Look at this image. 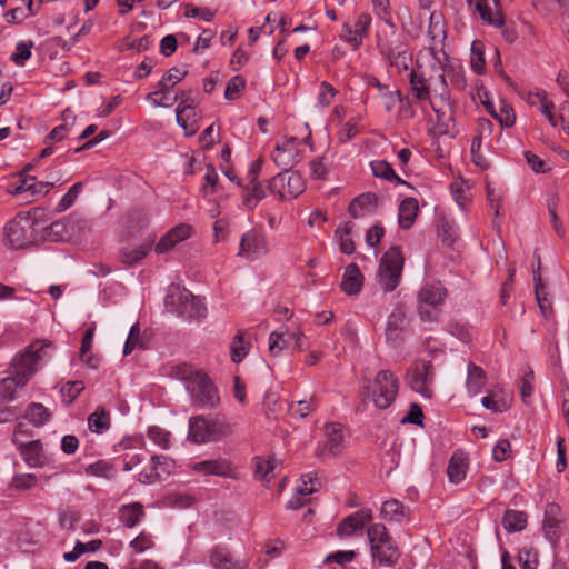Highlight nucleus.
Listing matches in <instances>:
<instances>
[{
  "mask_svg": "<svg viewBox=\"0 0 569 569\" xmlns=\"http://www.w3.org/2000/svg\"><path fill=\"white\" fill-rule=\"evenodd\" d=\"M449 56L443 46H429L419 53L417 67L408 73L411 92L419 101H428L439 121L452 119L450 94L446 81Z\"/></svg>",
  "mask_w": 569,
  "mask_h": 569,
  "instance_id": "1",
  "label": "nucleus"
},
{
  "mask_svg": "<svg viewBox=\"0 0 569 569\" xmlns=\"http://www.w3.org/2000/svg\"><path fill=\"white\" fill-rule=\"evenodd\" d=\"M177 375L184 380L192 405L198 408H216L220 401L217 388L207 375L188 365L177 368Z\"/></svg>",
  "mask_w": 569,
  "mask_h": 569,
  "instance_id": "2",
  "label": "nucleus"
},
{
  "mask_svg": "<svg viewBox=\"0 0 569 569\" xmlns=\"http://www.w3.org/2000/svg\"><path fill=\"white\" fill-rule=\"evenodd\" d=\"M167 310L187 320H202L207 316L204 300L196 297L189 290L180 287H171L166 296Z\"/></svg>",
  "mask_w": 569,
  "mask_h": 569,
  "instance_id": "3",
  "label": "nucleus"
},
{
  "mask_svg": "<svg viewBox=\"0 0 569 569\" xmlns=\"http://www.w3.org/2000/svg\"><path fill=\"white\" fill-rule=\"evenodd\" d=\"M3 233V241L9 248H27L38 238V221L29 212H20L6 224Z\"/></svg>",
  "mask_w": 569,
  "mask_h": 569,
  "instance_id": "4",
  "label": "nucleus"
},
{
  "mask_svg": "<svg viewBox=\"0 0 569 569\" xmlns=\"http://www.w3.org/2000/svg\"><path fill=\"white\" fill-rule=\"evenodd\" d=\"M372 559L380 567H392L397 563L400 552L398 546L382 523H373L367 530Z\"/></svg>",
  "mask_w": 569,
  "mask_h": 569,
  "instance_id": "5",
  "label": "nucleus"
},
{
  "mask_svg": "<svg viewBox=\"0 0 569 569\" xmlns=\"http://www.w3.org/2000/svg\"><path fill=\"white\" fill-rule=\"evenodd\" d=\"M229 433L230 427L222 418L209 420L203 416H194L189 419L188 439L194 443L218 441Z\"/></svg>",
  "mask_w": 569,
  "mask_h": 569,
  "instance_id": "6",
  "label": "nucleus"
},
{
  "mask_svg": "<svg viewBox=\"0 0 569 569\" xmlns=\"http://www.w3.org/2000/svg\"><path fill=\"white\" fill-rule=\"evenodd\" d=\"M447 297V290L439 281L425 283L418 292V315L422 321L433 322L439 319L440 307Z\"/></svg>",
  "mask_w": 569,
  "mask_h": 569,
  "instance_id": "7",
  "label": "nucleus"
},
{
  "mask_svg": "<svg viewBox=\"0 0 569 569\" xmlns=\"http://www.w3.org/2000/svg\"><path fill=\"white\" fill-rule=\"evenodd\" d=\"M403 257L398 247L389 248L380 259L377 280L385 292L393 291L401 278Z\"/></svg>",
  "mask_w": 569,
  "mask_h": 569,
  "instance_id": "8",
  "label": "nucleus"
},
{
  "mask_svg": "<svg viewBox=\"0 0 569 569\" xmlns=\"http://www.w3.org/2000/svg\"><path fill=\"white\" fill-rule=\"evenodd\" d=\"M51 347L50 341H34L26 350L13 359L14 372L26 376L27 381L40 369L41 362L49 357L47 349Z\"/></svg>",
  "mask_w": 569,
  "mask_h": 569,
  "instance_id": "9",
  "label": "nucleus"
},
{
  "mask_svg": "<svg viewBox=\"0 0 569 569\" xmlns=\"http://www.w3.org/2000/svg\"><path fill=\"white\" fill-rule=\"evenodd\" d=\"M399 391V380L390 370L379 371L371 386L369 395L378 409H387L396 400Z\"/></svg>",
  "mask_w": 569,
  "mask_h": 569,
  "instance_id": "10",
  "label": "nucleus"
},
{
  "mask_svg": "<svg viewBox=\"0 0 569 569\" xmlns=\"http://www.w3.org/2000/svg\"><path fill=\"white\" fill-rule=\"evenodd\" d=\"M435 368L430 360L415 361L407 372V382L410 388L426 399L433 395Z\"/></svg>",
  "mask_w": 569,
  "mask_h": 569,
  "instance_id": "11",
  "label": "nucleus"
},
{
  "mask_svg": "<svg viewBox=\"0 0 569 569\" xmlns=\"http://www.w3.org/2000/svg\"><path fill=\"white\" fill-rule=\"evenodd\" d=\"M305 188L302 176L289 170L276 174L268 182L270 193L278 196L282 201L297 198L305 191Z\"/></svg>",
  "mask_w": 569,
  "mask_h": 569,
  "instance_id": "12",
  "label": "nucleus"
},
{
  "mask_svg": "<svg viewBox=\"0 0 569 569\" xmlns=\"http://www.w3.org/2000/svg\"><path fill=\"white\" fill-rule=\"evenodd\" d=\"M270 251L267 233L261 228H252L246 231L240 239L237 256L248 261H256Z\"/></svg>",
  "mask_w": 569,
  "mask_h": 569,
  "instance_id": "13",
  "label": "nucleus"
},
{
  "mask_svg": "<svg viewBox=\"0 0 569 569\" xmlns=\"http://www.w3.org/2000/svg\"><path fill=\"white\" fill-rule=\"evenodd\" d=\"M54 187V182L38 181L36 177L21 172L14 182L9 186V192L22 197L26 202H33L47 194Z\"/></svg>",
  "mask_w": 569,
  "mask_h": 569,
  "instance_id": "14",
  "label": "nucleus"
},
{
  "mask_svg": "<svg viewBox=\"0 0 569 569\" xmlns=\"http://www.w3.org/2000/svg\"><path fill=\"white\" fill-rule=\"evenodd\" d=\"M308 130V134L306 138L301 140V143L310 144L311 143V131L309 130L308 124H306ZM300 140L296 137H290L286 139L282 143H278L272 151V159L274 163L287 170V168L293 167L299 161V152L298 146Z\"/></svg>",
  "mask_w": 569,
  "mask_h": 569,
  "instance_id": "15",
  "label": "nucleus"
},
{
  "mask_svg": "<svg viewBox=\"0 0 569 569\" xmlns=\"http://www.w3.org/2000/svg\"><path fill=\"white\" fill-rule=\"evenodd\" d=\"M23 428L24 425L22 422L17 423L12 433V441L19 447L20 455L29 467H40L44 461L42 445L40 440L21 441L20 435L23 433Z\"/></svg>",
  "mask_w": 569,
  "mask_h": 569,
  "instance_id": "16",
  "label": "nucleus"
},
{
  "mask_svg": "<svg viewBox=\"0 0 569 569\" xmlns=\"http://www.w3.org/2000/svg\"><path fill=\"white\" fill-rule=\"evenodd\" d=\"M408 327L407 315L403 307H396L388 316L386 323V341L393 348L402 345Z\"/></svg>",
  "mask_w": 569,
  "mask_h": 569,
  "instance_id": "17",
  "label": "nucleus"
},
{
  "mask_svg": "<svg viewBox=\"0 0 569 569\" xmlns=\"http://www.w3.org/2000/svg\"><path fill=\"white\" fill-rule=\"evenodd\" d=\"M370 24L371 17L368 13L362 12L358 16L353 26L349 22H345L342 24L340 38L357 50L361 47L363 39L368 36Z\"/></svg>",
  "mask_w": 569,
  "mask_h": 569,
  "instance_id": "18",
  "label": "nucleus"
},
{
  "mask_svg": "<svg viewBox=\"0 0 569 569\" xmlns=\"http://www.w3.org/2000/svg\"><path fill=\"white\" fill-rule=\"evenodd\" d=\"M326 441L317 448V456H337L341 452L345 441V430L340 423H327L325 426Z\"/></svg>",
  "mask_w": 569,
  "mask_h": 569,
  "instance_id": "19",
  "label": "nucleus"
},
{
  "mask_svg": "<svg viewBox=\"0 0 569 569\" xmlns=\"http://www.w3.org/2000/svg\"><path fill=\"white\" fill-rule=\"evenodd\" d=\"M320 486L321 483L317 476L312 473L302 475L295 495L287 502V509L298 510L303 507L308 502V497L317 492Z\"/></svg>",
  "mask_w": 569,
  "mask_h": 569,
  "instance_id": "20",
  "label": "nucleus"
},
{
  "mask_svg": "<svg viewBox=\"0 0 569 569\" xmlns=\"http://www.w3.org/2000/svg\"><path fill=\"white\" fill-rule=\"evenodd\" d=\"M209 565L213 569H247L248 561L236 558L231 550L224 546L217 545L209 551Z\"/></svg>",
  "mask_w": 569,
  "mask_h": 569,
  "instance_id": "21",
  "label": "nucleus"
},
{
  "mask_svg": "<svg viewBox=\"0 0 569 569\" xmlns=\"http://www.w3.org/2000/svg\"><path fill=\"white\" fill-rule=\"evenodd\" d=\"M383 53L386 54L390 64L396 67L399 72L408 71L410 73L411 70L416 69L412 67V53L406 43L398 42L391 44L383 50Z\"/></svg>",
  "mask_w": 569,
  "mask_h": 569,
  "instance_id": "22",
  "label": "nucleus"
},
{
  "mask_svg": "<svg viewBox=\"0 0 569 569\" xmlns=\"http://www.w3.org/2000/svg\"><path fill=\"white\" fill-rule=\"evenodd\" d=\"M563 521L560 506L555 502L548 503L545 509L543 530L549 540L556 541L560 537Z\"/></svg>",
  "mask_w": 569,
  "mask_h": 569,
  "instance_id": "23",
  "label": "nucleus"
},
{
  "mask_svg": "<svg viewBox=\"0 0 569 569\" xmlns=\"http://www.w3.org/2000/svg\"><path fill=\"white\" fill-rule=\"evenodd\" d=\"M152 246V239H146L138 244L128 243L120 248L119 259L123 264L132 267L142 261L148 256Z\"/></svg>",
  "mask_w": 569,
  "mask_h": 569,
  "instance_id": "24",
  "label": "nucleus"
},
{
  "mask_svg": "<svg viewBox=\"0 0 569 569\" xmlns=\"http://www.w3.org/2000/svg\"><path fill=\"white\" fill-rule=\"evenodd\" d=\"M372 520V511L369 508H362L352 515L346 517L338 526L339 536H351L361 530L363 526Z\"/></svg>",
  "mask_w": 569,
  "mask_h": 569,
  "instance_id": "25",
  "label": "nucleus"
},
{
  "mask_svg": "<svg viewBox=\"0 0 569 569\" xmlns=\"http://www.w3.org/2000/svg\"><path fill=\"white\" fill-rule=\"evenodd\" d=\"M191 234V227L184 223L176 226L169 230L156 244L154 250L157 253H166L171 250L176 244L187 240Z\"/></svg>",
  "mask_w": 569,
  "mask_h": 569,
  "instance_id": "26",
  "label": "nucleus"
},
{
  "mask_svg": "<svg viewBox=\"0 0 569 569\" xmlns=\"http://www.w3.org/2000/svg\"><path fill=\"white\" fill-rule=\"evenodd\" d=\"M29 381L26 376H20L17 372L0 380V400L3 402H12L18 398L21 391Z\"/></svg>",
  "mask_w": 569,
  "mask_h": 569,
  "instance_id": "27",
  "label": "nucleus"
},
{
  "mask_svg": "<svg viewBox=\"0 0 569 569\" xmlns=\"http://www.w3.org/2000/svg\"><path fill=\"white\" fill-rule=\"evenodd\" d=\"M191 470L203 476L230 477L232 469L230 463L224 459H212L194 462Z\"/></svg>",
  "mask_w": 569,
  "mask_h": 569,
  "instance_id": "28",
  "label": "nucleus"
},
{
  "mask_svg": "<svg viewBox=\"0 0 569 569\" xmlns=\"http://www.w3.org/2000/svg\"><path fill=\"white\" fill-rule=\"evenodd\" d=\"M187 97L180 99V103L176 110V119L180 127L183 128L187 136H192L197 132L198 126L196 121L197 111L191 104H187Z\"/></svg>",
  "mask_w": 569,
  "mask_h": 569,
  "instance_id": "29",
  "label": "nucleus"
},
{
  "mask_svg": "<svg viewBox=\"0 0 569 569\" xmlns=\"http://www.w3.org/2000/svg\"><path fill=\"white\" fill-rule=\"evenodd\" d=\"M21 419L27 420L34 428H41L52 419V412L41 402H30Z\"/></svg>",
  "mask_w": 569,
  "mask_h": 569,
  "instance_id": "30",
  "label": "nucleus"
},
{
  "mask_svg": "<svg viewBox=\"0 0 569 569\" xmlns=\"http://www.w3.org/2000/svg\"><path fill=\"white\" fill-rule=\"evenodd\" d=\"M363 286V276L356 263H350L346 267L342 280L341 290L348 296L358 295Z\"/></svg>",
  "mask_w": 569,
  "mask_h": 569,
  "instance_id": "31",
  "label": "nucleus"
},
{
  "mask_svg": "<svg viewBox=\"0 0 569 569\" xmlns=\"http://www.w3.org/2000/svg\"><path fill=\"white\" fill-rule=\"evenodd\" d=\"M380 515L389 522L402 523L409 519V508L397 499H390L382 503Z\"/></svg>",
  "mask_w": 569,
  "mask_h": 569,
  "instance_id": "32",
  "label": "nucleus"
},
{
  "mask_svg": "<svg viewBox=\"0 0 569 569\" xmlns=\"http://www.w3.org/2000/svg\"><path fill=\"white\" fill-rule=\"evenodd\" d=\"M470 4L475 7V10L479 13L480 18L489 24L500 27L503 24V16L498 8L499 0H492L495 3V10H492L487 0H468Z\"/></svg>",
  "mask_w": 569,
  "mask_h": 569,
  "instance_id": "33",
  "label": "nucleus"
},
{
  "mask_svg": "<svg viewBox=\"0 0 569 569\" xmlns=\"http://www.w3.org/2000/svg\"><path fill=\"white\" fill-rule=\"evenodd\" d=\"M377 203L375 193H363L355 198L349 204V213L352 218L359 219L373 212Z\"/></svg>",
  "mask_w": 569,
  "mask_h": 569,
  "instance_id": "34",
  "label": "nucleus"
},
{
  "mask_svg": "<svg viewBox=\"0 0 569 569\" xmlns=\"http://www.w3.org/2000/svg\"><path fill=\"white\" fill-rule=\"evenodd\" d=\"M486 383H487V373L485 372V370L481 367H479L472 362H469L468 368H467V379H466V387H467L468 395L470 397L477 396L478 393L481 392V390L486 386Z\"/></svg>",
  "mask_w": 569,
  "mask_h": 569,
  "instance_id": "35",
  "label": "nucleus"
},
{
  "mask_svg": "<svg viewBox=\"0 0 569 569\" xmlns=\"http://www.w3.org/2000/svg\"><path fill=\"white\" fill-rule=\"evenodd\" d=\"M428 37L430 46H443L447 38L446 23L440 12L433 11L429 17Z\"/></svg>",
  "mask_w": 569,
  "mask_h": 569,
  "instance_id": "36",
  "label": "nucleus"
},
{
  "mask_svg": "<svg viewBox=\"0 0 569 569\" xmlns=\"http://www.w3.org/2000/svg\"><path fill=\"white\" fill-rule=\"evenodd\" d=\"M144 516L143 505L140 502H132L122 505L118 511L119 521L127 528L136 527Z\"/></svg>",
  "mask_w": 569,
  "mask_h": 569,
  "instance_id": "37",
  "label": "nucleus"
},
{
  "mask_svg": "<svg viewBox=\"0 0 569 569\" xmlns=\"http://www.w3.org/2000/svg\"><path fill=\"white\" fill-rule=\"evenodd\" d=\"M468 469L467 458L461 452H455L447 467L448 479L451 483L458 485L466 479Z\"/></svg>",
  "mask_w": 569,
  "mask_h": 569,
  "instance_id": "38",
  "label": "nucleus"
},
{
  "mask_svg": "<svg viewBox=\"0 0 569 569\" xmlns=\"http://www.w3.org/2000/svg\"><path fill=\"white\" fill-rule=\"evenodd\" d=\"M419 211L418 200L412 197H408L401 201L398 210V221L402 229H409L412 227Z\"/></svg>",
  "mask_w": 569,
  "mask_h": 569,
  "instance_id": "39",
  "label": "nucleus"
},
{
  "mask_svg": "<svg viewBox=\"0 0 569 569\" xmlns=\"http://www.w3.org/2000/svg\"><path fill=\"white\" fill-rule=\"evenodd\" d=\"M267 189L261 182L248 183L242 192V207L253 210L267 196Z\"/></svg>",
  "mask_w": 569,
  "mask_h": 569,
  "instance_id": "40",
  "label": "nucleus"
},
{
  "mask_svg": "<svg viewBox=\"0 0 569 569\" xmlns=\"http://www.w3.org/2000/svg\"><path fill=\"white\" fill-rule=\"evenodd\" d=\"M171 459L167 456H152L151 465L144 468L137 477V480L143 485H150L161 479V472L159 471L160 465H170Z\"/></svg>",
  "mask_w": 569,
  "mask_h": 569,
  "instance_id": "41",
  "label": "nucleus"
},
{
  "mask_svg": "<svg viewBox=\"0 0 569 569\" xmlns=\"http://www.w3.org/2000/svg\"><path fill=\"white\" fill-rule=\"evenodd\" d=\"M540 261H538L537 270L533 271L535 296L541 315L547 318L552 311V305L548 298L545 284L540 276Z\"/></svg>",
  "mask_w": 569,
  "mask_h": 569,
  "instance_id": "42",
  "label": "nucleus"
},
{
  "mask_svg": "<svg viewBox=\"0 0 569 569\" xmlns=\"http://www.w3.org/2000/svg\"><path fill=\"white\" fill-rule=\"evenodd\" d=\"M537 102L543 103L542 114L546 116L548 122L552 127H557L560 119L556 114L552 113V109L555 108L553 102L549 99L548 93L545 90H537L535 92H530L528 94V103L535 106Z\"/></svg>",
  "mask_w": 569,
  "mask_h": 569,
  "instance_id": "43",
  "label": "nucleus"
},
{
  "mask_svg": "<svg viewBox=\"0 0 569 569\" xmlns=\"http://www.w3.org/2000/svg\"><path fill=\"white\" fill-rule=\"evenodd\" d=\"M353 223L350 221L343 222L335 231V239L339 244V249L345 254H351L355 251V243L351 238L353 231Z\"/></svg>",
  "mask_w": 569,
  "mask_h": 569,
  "instance_id": "44",
  "label": "nucleus"
},
{
  "mask_svg": "<svg viewBox=\"0 0 569 569\" xmlns=\"http://www.w3.org/2000/svg\"><path fill=\"white\" fill-rule=\"evenodd\" d=\"M372 173L377 178L393 182L395 184H408L393 170L392 166L386 160H373L370 162Z\"/></svg>",
  "mask_w": 569,
  "mask_h": 569,
  "instance_id": "45",
  "label": "nucleus"
},
{
  "mask_svg": "<svg viewBox=\"0 0 569 569\" xmlns=\"http://www.w3.org/2000/svg\"><path fill=\"white\" fill-rule=\"evenodd\" d=\"M502 525L508 532L521 531L527 526V515L523 511L507 510L502 518Z\"/></svg>",
  "mask_w": 569,
  "mask_h": 569,
  "instance_id": "46",
  "label": "nucleus"
},
{
  "mask_svg": "<svg viewBox=\"0 0 569 569\" xmlns=\"http://www.w3.org/2000/svg\"><path fill=\"white\" fill-rule=\"evenodd\" d=\"M289 330L281 329L270 333L269 352L272 357H279L289 347Z\"/></svg>",
  "mask_w": 569,
  "mask_h": 569,
  "instance_id": "47",
  "label": "nucleus"
},
{
  "mask_svg": "<svg viewBox=\"0 0 569 569\" xmlns=\"http://www.w3.org/2000/svg\"><path fill=\"white\" fill-rule=\"evenodd\" d=\"M88 428L91 432L103 433L110 428V416L103 409L99 408L88 417Z\"/></svg>",
  "mask_w": 569,
  "mask_h": 569,
  "instance_id": "48",
  "label": "nucleus"
},
{
  "mask_svg": "<svg viewBox=\"0 0 569 569\" xmlns=\"http://www.w3.org/2000/svg\"><path fill=\"white\" fill-rule=\"evenodd\" d=\"M276 468V460L271 458L256 457L253 459L254 478L259 480L270 481L272 471Z\"/></svg>",
  "mask_w": 569,
  "mask_h": 569,
  "instance_id": "49",
  "label": "nucleus"
},
{
  "mask_svg": "<svg viewBox=\"0 0 569 569\" xmlns=\"http://www.w3.org/2000/svg\"><path fill=\"white\" fill-rule=\"evenodd\" d=\"M470 66L477 74H482L486 70L485 46L479 40L471 44Z\"/></svg>",
  "mask_w": 569,
  "mask_h": 569,
  "instance_id": "50",
  "label": "nucleus"
},
{
  "mask_svg": "<svg viewBox=\"0 0 569 569\" xmlns=\"http://www.w3.org/2000/svg\"><path fill=\"white\" fill-rule=\"evenodd\" d=\"M231 360L234 363L241 362L248 353V345L244 342V332L239 330L230 347Z\"/></svg>",
  "mask_w": 569,
  "mask_h": 569,
  "instance_id": "51",
  "label": "nucleus"
},
{
  "mask_svg": "<svg viewBox=\"0 0 569 569\" xmlns=\"http://www.w3.org/2000/svg\"><path fill=\"white\" fill-rule=\"evenodd\" d=\"M86 473L91 477L111 479L114 476L113 467L106 460H98L86 467Z\"/></svg>",
  "mask_w": 569,
  "mask_h": 569,
  "instance_id": "52",
  "label": "nucleus"
},
{
  "mask_svg": "<svg viewBox=\"0 0 569 569\" xmlns=\"http://www.w3.org/2000/svg\"><path fill=\"white\" fill-rule=\"evenodd\" d=\"M83 182H76L68 191L67 193L60 199L56 207V211L61 213L67 211L70 207L73 206L76 202L78 196L82 191Z\"/></svg>",
  "mask_w": 569,
  "mask_h": 569,
  "instance_id": "53",
  "label": "nucleus"
},
{
  "mask_svg": "<svg viewBox=\"0 0 569 569\" xmlns=\"http://www.w3.org/2000/svg\"><path fill=\"white\" fill-rule=\"evenodd\" d=\"M32 41H19L10 59L19 67H23L31 57Z\"/></svg>",
  "mask_w": 569,
  "mask_h": 569,
  "instance_id": "54",
  "label": "nucleus"
},
{
  "mask_svg": "<svg viewBox=\"0 0 569 569\" xmlns=\"http://www.w3.org/2000/svg\"><path fill=\"white\" fill-rule=\"evenodd\" d=\"M84 385L80 380L69 381L64 386L61 387L60 393L62 397V401L66 405H71L77 397L83 391Z\"/></svg>",
  "mask_w": 569,
  "mask_h": 569,
  "instance_id": "55",
  "label": "nucleus"
},
{
  "mask_svg": "<svg viewBox=\"0 0 569 569\" xmlns=\"http://www.w3.org/2000/svg\"><path fill=\"white\" fill-rule=\"evenodd\" d=\"M142 348L140 338V325L137 322L131 326L128 338L123 347V355H130L134 349Z\"/></svg>",
  "mask_w": 569,
  "mask_h": 569,
  "instance_id": "56",
  "label": "nucleus"
},
{
  "mask_svg": "<svg viewBox=\"0 0 569 569\" xmlns=\"http://www.w3.org/2000/svg\"><path fill=\"white\" fill-rule=\"evenodd\" d=\"M521 569H537L538 552L533 548H522L518 553Z\"/></svg>",
  "mask_w": 569,
  "mask_h": 569,
  "instance_id": "57",
  "label": "nucleus"
},
{
  "mask_svg": "<svg viewBox=\"0 0 569 569\" xmlns=\"http://www.w3.org/2000/svg\"><path fill=\"white\" fill-rule=\"evenodd\" d=\"M148 438L154 442L156 445L160 446L162 449H168L170 445V433L166 431L164 429L152 426L148 429Z\"/></svg>",
  "mask_w": 569,
  "mask_h": 569,
  "instance_id": "58",
  "label": "nucleus"
},
{
  "mask_svg": "<svg viewBox=\"0 0 569 569\" xmlns=\"http://www.w3.org/2000/svg\"><path fill=\"white\" fill-rule=\"evenodd\" d=\"M173 87H171L170 84H167L166 82L163 81H159L157 83V87H156V91L159 92V97L162 101H168V102H171V106L179 101L180 99H183V97L186 96V92L184 91H177L174 93V96H171V89Z\"/></svg>",
  "mask_w": 569,
  "mask_h": 569,
  "instance_id": "59",
  "label": "nucleus"
},
{
  "mask_svg": "<svg viewBox=\"0 0 569 569\" xmlns=\"http://www.w3.org/2000/svg\"><path fill=\"white\" fill-rule=\"evenodd\" d=\"M337 90L327 81H322L319 87L318 104L321 108H327L332 103Z\"/></svg>",
  "mask_w": 569,
  "mask_h": 569,
  "instance_id": "60",
  "label": "nucleus"
},
{
  "mask_svg": "<svg viewBox=\"0 0 569 569\" xmlns=\"http://www.w3.org/2000/svg\"><path fill=\"white\" fill-rule=\"evenodd\" d=\"M246 80L241 76L232 77L226 87L224 98L227 100H236L240 93V91L244 88Z\"/></svg>",
  "mask_w": 569,
  "mask_h": 569,
  "instance_id": "61",
  "label": "nucleus"
},
{
  "mask_svg": "<svg viewBox=\"0 0 569 569\" xmlns=\"http://www.w3.org/2000/svg\"><path fill=\"white\" fill-rule=\"evenodd\" d=\"M446 77H449L450 82L455 88L459 90H463L466 88V79L461 66H453L450 63L447 69Z\"/></svg>",
  "mask_w": 569,
  "mask_h": 569,
  "instance_id": "62",
  "label": "nucleus"
},
{
  "mask_svg": "<svg viewBox=\"0 0 569 569\" xmlns=\"http://www.w3.org/2000/svg\"><path fill=\"white\" fill-rule=\"evenodd\" d=\"M63 120H64V123L54 127L48 134L47 139H49L51 141H60L63 139L66 132L69 130L70 126H72V123H73V117L70 113L64 112Z\"/></svg>",
  "mask_w": 569,
  "mask_h": 569,
  "instance_id": "63",
  "label": "nucleus"
},
{
  "mask_svg": "<svg viewBox=\"0 0 569 569\" xmlns=\"http://www.w3.org/2000/svg\"><path fill=\"white\" fill-rule=\"evenodd\" d=\"M37 478L32 473L16 475L11 480V487L19 490H27L36 485Z\"/></svg>",
  "mask_w": 569,
  "mask_h": 569,
  "instance_id": "64",
  "label": "nucleus"
}]
</instances>
